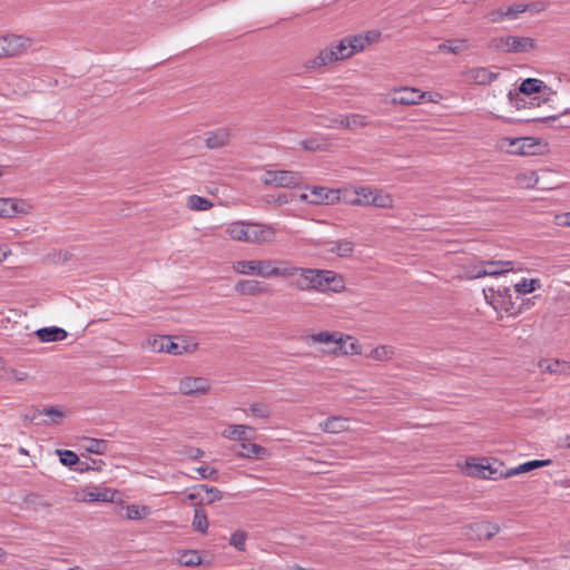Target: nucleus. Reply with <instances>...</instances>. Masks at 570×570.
I'll return each mask as SVG.
<instances>
[{
    "label": "nucleus",
    "instance_id": "nucleus-1",
    "mask_svg": "<svg viewBox=\"0 0 570 570\" xmlns=\"http://www.w3.org/2000/svg\"><path fill=\"white\" fill-rule=\"evenodd\" d=\"M381 36L377 30H370L345 37L337 43L321 50V52L305 62L306 68H321L338 60L351 58L353 55L363 51L367 46L375 42Z\"/></svg>",
    "mask_w": 570,
    "mask_h": 570
},
{
    "label": "nucleus",
    "instance_id": "nucleus-2",
    "mask_svg": "<svg viewBox=\"0 0 570 570\" xmlns=\"http://www.w3.org/2000/svg\"><path fill=\"white\" fill-rule=\"evenodd\" d=\"M282 259H249L237 261L233 269L237 274L254 275L262 278L278 277Z\"/></svg>",
    "mask_w": 570,
    "mask_h": 570
},
{
    "label": "nucleus",
    "instance_id": "nucleus-3",
    "mask_svg": "<svg viewBox=\"0 0 570 570\" xmlns=\"http://www.w3.org/2000/svg\"><path fill=\"white\" fill-rule=\"evenodd\" d=\"M313 268L297 267L283 261L278 277L288 279V286L305 292L313 288Z\"/></svg>",
    "mask_w": 570,
    "mask_h": 570
},
{
    "label": "nucleus",
    "instance_id": "nucleus-4",
    "mask_svg": "<svg viewBox=\"0 0 570 570\" xmlns=\"http://www.w3.org/2000/svg\"><path fill=\"white\" fill-rule=\"evenodd\" d=\"M498 146L511 155L532 156L540 154L541 142L533 137H503L499 140Z\"/></svg>",
    "mask_w": 570,
    "mask_h": 570
},
{
    "label": "nucleus",
    "instance_id": "nucleus-5",
    "mask_svg": "<svg viewBox=\"0 0 570 570\" xmlns=\"http://www.w3.org/2000/svg\"><path fill=\"white\" fill-rule=\"evenodd\" d=\"M262 183L267 186L281 188H296L303 184V176L298 171L293 170H267L261 178Z\"/></svg>",
    "mask_w": 570,
    "mask_h": 570
},
{
    "label": "nucleus",
    "instance_id": "nucleus-6",
    "mask_svg": "<svg viewBox=\"0 0 570 570\" xmlns=\"http://www.w3.org/2000/svg\"><path fill=\"white\" fill-rule=\"evenodd\" d=\"M491 48L503 52H528L535 48V40L530 37L507 36L494 38Z\"/></svg>",
    "mask_w": 570,
    "mask_h": 570
},
{
    "label": "nucleus",
    "instance_id": "nucleus-7",
    "mask_svg": "<svg viewBox=\"0 0 570 570\" xmlns=\"http://www.w3.org/2000/svg\"><path fill=\"white\" fill-rule=\"evenodd\" d=\"M306 340H309L313 343L325 344L327 347L324 348L323 351L326 353H332V354H338V353L347 354L348 353V351L346 348V341L343 338V334H341L338 332L323 331V332L307 336Z\"/></svg>",
    "mask_w": 570,
    "mask_h": 570
},
{
    "label": "nucleus",
    "instance_id": "nucleus-8",
    "mask_svg": "<svg viewBox=\"0 0 570 570\" xmlns=\"http://www.w3.org/2000/svg\"><path fill=\"white\" fill-rule=\"evenodd\" d=\"M513 269L510 261H482L471 269L472 278L484 276H499Z\"/></svg>",
    "mask_w": 570,
    "mask_h": 570
},
{
    "label": "nucleus",
    "instance_id": "nucleus-9",
    "mask_svg": "<svg viewBox=\"0 0 570 570\" xmlns=\"http://www.w3.org/2000/svg\"><path fill=\"white\" fill-rule=\"evenodd\" d=\"M178 390L188 396L204 395L209 392L210 383L203 376H185L180 380Z\"/></svg>",
    "mask_w": 570,
    "mask_h": 570
},
{
    "label": "nucleus",
    "instance_id": "nucleus-10",
    "mask_svg": "<svg viewBox=\"0 0 570 570\" xmlns=\"http://www.w3.org/2000/svg\"><path fill=\"white\" fill-rule=\"evenodd\" d=\"M276 229L273 225L248 222L247 243L266 244L275 239Z\"/></svg>",
    "mask_w": 570,
    "mask_h": 570
},
{
    "label": "nucleus",
    "instance_id": "nucleus-11",
    "mask_svg": "<svg viewBox=\"0 0 570 570\" xmlns=\"http://www.w3.org/2000/svg\"><path fill=\"white\" fill-rule=\"evenodd\" d=\"M499 524L490 521H476L465 528V534L474 540H490L500 532Z\"/></svg>",
    "mask_w": 570,
    "mask_h": 570
},
{
    "label": "nucleus",
    "instance_id": "nucleus-12",
    "mask_svg": "<svg viewBox=\"0 0 570 570\" xmlns=\"http://www.w3.org/2000/svg\"><path fill=\"white\" fill-rule=\"evenodd\" d=\"M223 497L222 491L208 484H197L191 488L188 499L197 501L198 504H212L219 501Z\"/></svg>",
    "mask_w": 570,
    "mask_h": 570
},
{
    "label": "nucleus",
    "instance_id": "nucleus-13",
    "mask_svg": "<svg viewBox=\"0 0 570 570\" xmlns=\"http://www.w3.org/2000/svg\"><path fill=\"white\" fill-rule=\"evenodd\" d=\"M428 92H422L419 89L403 87L394 91L392 102L403 106L421 104Z\"/></svg>",
    "mask_w": 570,
    "mask_h": 570
},
{
    "label": "nucleus",
    "instance_id": "nucleus-14",
    "mask_svg": "<svg viewBox=\"0 0 570 570\" xmlns=\"http://www.w3.org/2000/svg\"><path fill=\"white\" fill-rule=\"evenodd\" d=\"M26 47V41L20 36L0 37V58L16 57L20 55Z\"/></svg>",
    "mask_w": 570,
    "mask_h": 570
},
{
    "label": "nucleus",
    "instance_id": "nucleus-15",
    "mask_svg": "<svg viewBox=\"0 0 570 570\" xmlns=\"http://www.w3.org/2000/svg\"><path fill=\"white\" fill-rule=\"evenodd\" d=\"M341 199V190L340 189H331L323 186H314L311 188V199L312 204H325L333 205Z\"/></svg>",
    "mask_w": 570,
    "mask_h": 570
},
{
    "label": "nucleus",
    "instance_id": "nucleus-16",
    "mask_svg": "<svg viewBox=\"0 0 570 570\" xmlns=\"http://www.w3.org/2000/svg\"><path fill=\"white\" fill-rule=\"evenodd\" d=\"M499 73L485 67L472 68L465 72V79L475 85H490L498 78Z\"/></svg>",
    "mask_w": 570,
    "mask_h": 570
},
{
    "label": "nucleus",
    "instance_id": "nucleus-17",
    "mask_svg": "<svg viewBox=\"0 0 570 570\" xmlns=\"http://www.w3.org/2000/svg\"><path fill=\"white\" fill-rule=\"evenodd\" d=\"M235 291L242 295H262L268 291L267 285L257 279H240L235 285Z\"/></svg>",
    "mask_w": 570,
    "mask_h": 570
},
{
    "label": "nucleus",
    "instance_id": "nucleus-18",
    "mask_svg": "<svg viewBox=\"0 0 570 570\" xmlns=\"http://www.w3.org/2000/svg\"><path fill=\"white\" fill-rule=\"evenodd\" d=\"M551 463V460H532L524 462L522 464H519L518 466L510 468L505 471H501L500 476H503V479L511 478L521 473L530 472L538 468L547 466Z\"/></svg>",
    "mask_w": 570,
    "mask_h": 570
},
{
    "label": "nucleus",
    "instance_id": "nucleus-19",
    "mask_svg": "<svg viewBox=\"0 0 570 570\" xmlns=\"http://www.w3.org/2000/svg\"><path fill=\"white\" fill-rule=\"evenodd\" d=\"M299 146L307 151H324L331 146L330 139L322 134H314L299 141Z\"/></svg>",
    "mask_w": 570,
    "mask_h": 570
},
{
    "label": "nucleus",
    "instance_id": "nucleus-20",
    "mask_svg": "<svg viewBox=\"0 0 570 570\" xmlns=\"http://www.w3.org/2000/svg\"><path fill=\"white\" fill-rule=\"evenodd\" d=\"M313 288L318 292H326L330 289L334 281L335 272L313 268Z\"/></svg>",
    "mask_w": 570,
    "mask_h": 570
},
{
    "label": "nucleus",
    "instance_id": "nucleus-21",
    "mask_svg": "<svg viewBox=\"0 0 570 570\" xmlns=\"http://www.w3.org/2000/svg\"><path fill=\"white\" fill-rule=\"evenodd\" d=\"M229 141V131L226 128H218L206 134L205 144L209 149H217L226 146Z\"/></svg>",
    "mask_w": 570,
    "mask_h": 570
},
{
    "label": "nucleus",
    "instance_id": "nucleus-22",
    "mask_svg": "<svg viewBox=\"0 0 570 570\" xmlns=\"http://www.w3.org/2000/svg\"><path fill=\"white\" fill-rule=\"evenodd\" d=\"M539 366L542 372L551 374L570 375V363L559 360H543L540 361Z\"/></svg>",
    "mask_w": 570,
    "mask_h": 570
},
{
    "label": "nucleus",
    "instance_id": "nucleus-23",
    "mask_svg": "<svg viewBox=\"0 0 570 570\" xmlns=\"http://www.w3.org/2000/svg\"><path fill=\"white\" fill-rule=\"evenodd\" d=\"M240 448L242 451L237 452V455L240 458L262 460L268 455V450L256 443L243 442Z\"/></svg>",
    "mask_w": 570,
    "mask_h": 570
},
{
    "label": "nucleus",
    "instance_id": "nucleus-24",
    "mask_svg": "<svg viewBox=\"0 0 570 570\" xmlns=\"http://www.w3.org/2000/svg\"><path fill=\"white\" fill-rule=\"evenodd\" d=\"M230 239L247 243L248 222H233L225 229Z\"/></svg>",
    "mask_w": 570,
    "mask_h": 570
},
{
    "label": "nucleus",
    "instance_id": "nucleus-25",
    "mask_svg": "<svg viewBox=\"0 0 570 570\" xmlns=\"http://www.w3.org/2000/svg\"><path fill=\"white\" fill-rule=\"evenodd\" d=\"M36 335L41 342H59L67 337V332L61 327L52 326L37 330Z\"/></svg>",
    "mask_w": 570,
    "mask_h": 570
},
{
    "label": "nucleus",
    "instance_id": "nucleus-26",
    "mask_svg": "<svg viewBox=\"0 0 570 570\" xmlns=\"http://www.w3.org/2000/svg\"><path fill=\"white\" fill-rule=\"evenodd\" d=\"M326 433H340L347 430V419L342 416H331L320 424Z\"/></svg>",
    "mask_w": 570,
    "mask_h": 570
},
{
    "label": "nucleus",
    "instance_id": "nucleus-27",
    "mask_svg": "<svg viewBox=\"0 0 570 570\" xmlns=\"http://www.w3.org/2000/svg\"><path fill=\"white\" fill-rule=\"evenodd\" d=\"M469 466L473 476L490 480H498L503 478L500 476L501 472H499L497 469H493L491 465L474 464Z\"/></svg>",
    "mask_w": 570,
    "mask_h": 570
},
{
    "label": "nucleus",
    "instance_id": "nucleus-28",
    "mask_svg": "<svg viewBox=\"0 0 570 570\" xmlns=\"http://www.w3.org/2000/svg\"><path fill=\"white\" fill-rule=\"evenodd\" d=\"M374 189L368 186H360L355 189L356 198L351 200V204L356 206H372V198Z\"/></svg>",
    "mask_w": 570,
    "mask_h": 570
},
{
    "label": "nucleus",
    "instance_id": "nucleus-29",
    "mask_svg": "<svg viewBox=\"0 0 570 570\" xmlns=\"http://www.w3.org/2000/svg\"><path fill=\"white\" fill-rule=\"evenodd\" d=\"M469 49L468 40L465 39H450L439 45L440 51H446L450 53H461Z\"/></svg>",
    "mask_w": 570,
    "mask_h": 570
},
{
    "label": "nucleus",
    "instance_id": "nucleus-30",
    "mask_svg": "<svg viewBox=\"0 0 570 570\" xmlns=\"http://www.w3.org/2000/svg\"><path fill=\"white\" fill-rule=\"evenodd\" d=\"M372 206L383 209H392L394 207L393 196L389 193L383 191L382 189L375 188L372 198Z\"/></svg>",
    "mask_w": 570,
    "mask_h": 570
},
{
    "label": "nucleus",
    "instance_id": "nucleus-31",
    "mask_svg": "<svg viewBox=\"0 0 570 570\" xmlns=\"http://www.w3.org/2000/svg\"><path fill=\"white\" fill-rule=\"evenodd\" d=\"M247 430H253V429L250 426L244 425V424L229 425L226 430H224L223 436L226 439H229V440H235V441H246L247 440V436H246Z\"/></svg>",
    "mask_w": 570,
    "mask_h": 570
},
{
    "label": "nucleus",
    "instance_id": "nucleus-32",
    "mask_svg": "<svg viewBox=\"0 0 570 570\" xmlns=\"http://www.w3.org/2000/svg\"><path fill=\"white\" fill-rule=\"evenodd\" d=\"M517 184L522 188H534L539 187V176L534 170H527L524 173H520L515 177Z\"/></svg>",
    "mask_w": 570,
    "mask_h": 570
},
{
    "label": "nucleus",
    "instance_id": "nucleus-33",
    "mask_svg": "<svg viewBox=\"0 0 570 570\" xmlns=\"http://www.w3.org/2000/svg\"><path fill=\"white\" fill-rule=\"evenodd\" d=\"M193 528L195 531L206 534L208 530V518L205 510L202 508L195 509L194 518H193Z\"/></svg>",
    "mask_w": 570,
    "mask_h": 570
},
{
    "label": "nucleus",
    "instance_id": "nucleus-34",
    "mask_svg": "<svg viewBox=\"0 0 570 570\" xmlns=\"http://www.w3.org/2000/svg\"><path fill=\"white\" fill-rule=\"evenodd\" d=\"M177 561L181 566L195 567L202 563V557L197 551L186 550L178 553Z\"/></svg>",
    "mask_w": 570,
    "mask_h": 570
},
{
    "label": "nucleus",
    "instance_id": "nucleus-35",
    "mask_svg": "<svg viewBox=\"0 0 570 570\" xmlns=\"http://www.w3.org/2000/svg\"><path fill=\"white\" fill-rule=\"evenodd\" d=\"M543 87L546 86L542 80L537 78H528L521 82L519 91L524 95H532L540 92Z\"/></svg>",
    "mask_w": 570,
    "mask_h": 570
},
{
    "label": "nucleus",
    "instance_id": "nucleus-36",
    "mask_svg": "<svg viewBox=\"0 0 570 570\" xmlns=\"http://www.w3.org/2000/svg\"><path fill=\"white\" fill-rule=\"evenodd\" d=\"M186 205L191 210H202V212L208 210L209 208L213 207V203L209 199L198 196V195L188 196Z\"/></svg>",
    "mask_w": 570,
    "mask_h": 570
},
{
    "label": "nucleus",
    "instance_id": "nucleus-37",
    "mask_svg": "<svg viewBox=\"0 0 570 570\" xmlns=\"http://www.w3.org/2000/svg\"><path fill=\"white\" fill-rule=\"evenodd\" d=\"M331 253H334L341 257H347L354 250V244L351 240H337L334 243V246L328 249Z\"/></svg>",
    "mask_w": 570,
    "mask_h": 570
},
{
    "label": "nucleus",
    "instance_id": "nucleus-38",
    "mask_svg": "<svg viewBox=\"0 0 570 570\" xmlns=\"http://www.w3.org/2000/svg\"><path fill=\"white\" fill-rule=\"evenodd\" d=\"M247 533L243 530H236L232 533L229 544L237 551L244 552L246 550Z\"/></svg>",
    "mask_w": 570,
    "mask_h": 570
},
{
    "label": "nucleus",
    "instance_id": "nucleus-39",
    "mask_svg": "<svg viewBox=\"0 0 570 570\" xmlns=\"http://www.w3.org/2000/svg\"><path fill=\"white\" fill-rule=\"evenodd\" d=\"M127 518L130 520H140L148 515L149 508L146 505H128L126 509Z\"/></svg>",
    "mask_w": 570,
    "mask_h": 570
},
{
    "label": "nucleus",
    "instance_id": "nucleus-40",
    "mask_svg": "<svg viewBox=\"0 0 570 570\" xmlns=\"http://www.w3.org/2000/svg\"><path fill=\"white\" fill-rule=\"evenodd\" d=\"M17 213V205L12 199L0 198V217H12Z\"/></svg>",
    "mask_w": 570,
    "mask_h": 570
},
{
    "label": "nucleus",
    "instance_id": "nucleus-41",
    "mask_svg": "<svg viewBox=\"0 0 570 570\" xmlns=\"http://www.w3.org/2000/svg\"><path fill=\"white\" fill-rule=\"evenodd\" d=\"M86 450L95 454H104L108 450V442L106 440L90 439Z\"/></svg>",
    "mask_w": 570,
    "mask_h": 570
},
{
    "label": "nucleus",
    "instance_id": "nucleus-42",
    "mask_svg": "<svg viewBox=\"0 0 570 570\" xmlns=\"http://www.w3.org/2000/svg\"><path fill=\"white\" fill-rule=\"evenodd\" d=\"M58 454H59L60 462L63 465L72 466V465L77 464L79 466L80 460H79L78 455L73 451H71V450H61V451H58Z\"/></svg>",
    "mask_w": 570,
    "mask_h": 570
},
{
    "label": "nucleus",
    "instance_id": "nucleus-43",
    "mask_svg": "<svg viewBox=\"0 0 570 570\" xmlns=\"http://www.w3.org/2000/svg\"><path fill=\"white\" fill-rule=\"evenodd\" d=\"M249 411L253 415L261 419H268L272 416V409L264 403H253L249 406Z\"/></svg>",
    "mask_w": 570,
    "mask_h": 570
},
{
    "label": "nucleus",
    "instance_id": "nucleus-44",
    "mask_svg": "<svg viewBox=\"0 0 570 570\" xmlns=\"http://www.w3.org/2000/svg\"><path fill=\"white\" fill-rule=\"evenodd\" d=\"M168 342V336L159 335L154 338L148 340V346L153 352L161 353L166 350V344Z\"/></svg>",
    "mask_w": 570,
    "mask_h": 570
},
{
    "label": "nucleus",
    "instance_id": "nucleus-45",
    "mask_svg": "<svg viewBox=\"0 0 570 570\" xmlns=\"http://www.w3.org/2000/svg\"><path fill=\"white\" fill-rule=\"evenodd\" d=\"M366 126V120L364 116L361 115H351L345 116V128L356 129L360 127Z\"/></svg>",
    "mask_w": 570,
    "mask_h": 570
},
{
    "label": "nucleus",
    "instance_id": "nucleus-46",
    "mask_svg": "<svg viewBox=\"0 0 570 570\" xmlns=\"http://www.w3.org/2000/svg\"><path fill=\"white\" fill-rule=\"evenodd\" d=\"M187 351L185 345H180L171 340V337L168 336V342L166 344V353L173 354V355H181Z\"/></svg>",
    "mask_w": 570,
    "mask_h": 570
},
{
    "label": "nucleus",
    "instance_id": "nucleus-47",
    "mask_svg": "<svg viewBox=\"0 0 570 570\" xmlns=\"http://www.w3.org/2000/svg\"><path fill=\"white\" fill-rule=\"evenodd\" d=\"M197 472L199 473L200 479H209V480L217 479V470L212 468L208 464H204V465L197 468Z\"/></svg>",
    "mask_w": 570,
    "mask_h": 570
},
{
    "label": "nucleus",
    "instance_id": "nucleus-48",
    "mask_svg": "<svg viewBox=\"0 0 570 570\" xmlns=\"http://www.w3.org/2000/svg\"><path fill=\"white\" fill-rule=\"evenodd\" d=\"M527 9L528 7L524 4L511 6L507 10H504V17L510 20L517 19L518 16L522 12H525Z\"/></svg>",
    "mask_w": 570,
    "mask_h": 570
},
{
    "label": "nucleus",
    "instance_id": "nucleus-49",
    "mask_svg": "<svg viewBox=\"0 0 570 570\" xmlns=\"http://www.w3.org/2000/svg\"><path fill=\"white\" fill-rule=\"evenodd\" d=\"M98 461L91 458L86 459L85 461H80L79 466L75 470L79 472L88 471V470H99Z\"/></svg>",
    "mask_w": 570,
    "mask_h": 570
},
{
    "label": "nucleus",
    "instance_id": "nucleus-50",
    "mask_svg": "<svg viewBox=\"0 0 570 570\" xmlns=\"http://www.w3.org/2000/svg\"><path fill=\"white\" fill-rule=\"evenodd\" d=\"M514 291L519 294H530L535 291V286H531V283H528V279L523 278L514 285Z\"/></svg>",
    "mask_w": 570,
    "mask_h": 570
},
{
    "label": "nucleus",
    "instance_id": "nucleus-51",
    "mask_svg": "<svg viewBox=\"0 0 570 570\" xmlns=\"http://www.w3.org/2000/svg\"><path fill=\"white\" fill-rule=\"evenodd\" d=\"M43 414L50 416L53 423H59L60 420L63 417V413L59 409L53 406L46 407L43 410Z\"/></svg>",
    "mask_w": 570,
    "mask_h": 570
},
{
    "label": "nucleus",
    "instance_id": "nucleus-52",
    "mask_svg": "<svg viewBox=\"0 0 570 570\" xmlns=\"http://www.w3.org/2000/svg\"><path fill=\"white\" fill-rule=\"evenodd\" d=\"M485 18H487V20L489 22L502 21L505 18L504 17V10L503 9L492 10V11L487 13Z\"/></svg>",
    "mask_w": 570,
    "mask_h": 570
},
{
    "label": "nucleus",
    "instance_id": "nucleus-53",
    "mask_svg": "<svg viewBox=\"0 0 570 570\" xmlns=\"http://www.w3.org/2000/svg\"><path fill=\"white\" fill-rule=\"evenodd\" d=\"M344 279L341 275L336 274L334 275V281L332 282V285L328 291L340 293L344 289Z\"/></svg>",
    "mask_w": 570,
    "mask_h": 570
},
{
    "label": "nucleus",
    "instance_id": "nucleus-54",
    "mask_svg": "<svg viewBox=\"0 0 570 570\" xmlns=\"http://www.w3.org/2000/svg\"><path fill=\"white\" fill-rule=\"evenodd\" d=\"M387 354H389V352H387L386 347H384V346L377 347L373 351V356H374V358H377V360L386 358Z\"/></svg>",
    "mask_w": 570,
    "mask_h": 570
},
{
    "label": "nucleus",
    "instance_id": "nucleus-55",
    "mask_svg": "<svg viewBox=\"0 0 570 570\" xmlns=\"http://www.w3.org/2000/svg\"><path fill=\"white\" fill-rule=\"evenodd\" d=\"M188 455L191 460H198L204 455V451L197 448H191Z\"/></svg>",
    "mask_w": 570,
    "mask_h": 570
},
{
    "label": "nucleus",
    "instance_id": "nucleus-56",
    "mask_svg": "<svg viewBox=\"0 0 570 570\" xmlns=\"http://www.w3.org/2000/svg\"><path fill=\"white\" fill-rule=\"evenodd\" d=\"M558 225L570 226V213L557 216Z\"/></svg>",
    "mask_w": 570,
    "mask_h": 570
},
{
    "label": "nucleus",
    "instance_id": "nucleus-57",
    "mask_svg": "<svg viewBox=\"0 0 570 570\" xmlns=\"http://www.w3.org/2000/svg\"><path fill=\"white\" fill-rule=\"evenodd\" d=\"M336 125L345 127V116H338L337 118L332 119V124L327 127H334Z\"/></svg>",
    "mask_w": 570,
    "mask_h": 570
},
{
    "label": "nucleus",
    "instance_id": "nucleus-58",
    "mask_svg": "<svg viewBox=\"0 0 570 570\" xmlns=\"http://www.w3.org/2000/svg\"><path fill=\"white\" fill-rule=\"evenodd\" d=\"M9 254H10V250L0 249V263L3 262L8 257Z\"/></svg>",
    "mask_w": 570,
    "mask_h": 570
},
{
    "label": "nucleus",
    "instance_id": "nucleus-59",
    "mask_svg": "<svg viewBox=\"0 0 570 570\" xmlns=\"http://www.w3.org/2000/svg\"><path fill=\"white\" fill-rule=\"evenodd\" d=\"M528 283H531V286H535V289L540 287V279L539 278H531L528 279Z\"/></svg>",
    "mask_w": 570,
    "mask_h": 570
},
{
    "label": "nucleus",
    "instance_id": "nucleus-60",
    "mask_svg": "<svg viewBox=\"0 0 570 570\" xmlns=\"http://www.w3.org/2000/svg\"><path fill=\"white\" fill-rule=\"evenodd\" d=\"M563 550L564 552L570 553V540L564 543Z\"/></svg>",
    "mask_w": 570,
    "mask_h": 570
},
{
    "label": "nucleus",
    "instance_id": "nucleus-61",
    "mask_svg": "<svg viewBox=\"0 0 570 570\" xmlns=\"http://www.w3.org/2000/svg\"><path fill=\"white\" fill-rule=\"evenodd\" d=\"M557 119V116H550V117H546V118H542L541 121H549V120H556Z\"/></svg>",
    "mask_w": 570,
    "mask_h": 570
},
{
    "label": "nucleus",
    "instance_id": "nucleus-62",
    "mask_svg": "<svg viewBox=\"0 0 570 570\" xmlns=\"http://www.w3.org/2000/svg\"><path fill=\"white\" fill-rule=\"evenodd\" d=\"M24 377H26V373H19V374L17 375V380H18V381H22V380H24Z\"/></svg>",
    "mask_w": 570,
    "mask_h": 570
},
{
    "label": "nucleus",
    "instance_id": "nucleus-63",
    "mask_svg": "<svg viewBox=\"0 0 570 570\" xmlns=\"http://www.w3.org/2000/svg\"><path fill=\"white\" fill-rule=\"evenodd\" d=\"M278 202H279L281 204H284V203H287V199H286V197H285V196H283V197H282V196H279V197H278Z\"/></svg>",
    "mask_w": 570,
    "mask_h": 570
},
{
    "label": "nucleus",
    "instance_id": "nucleus-64",
    "mask_svg": "<svg viewBox=\"0 0 570 570\" xmlns=\"http://www.w3.org/2000/svg\"><path fill=\"white\" fill-rule=\"evenodd\" d=\"M68 570H82V569L78 566H75V567L69 568Z\"/></svg>",
    "mask_w": 570,
    "mask_h": 570
}]
</instances>
